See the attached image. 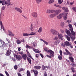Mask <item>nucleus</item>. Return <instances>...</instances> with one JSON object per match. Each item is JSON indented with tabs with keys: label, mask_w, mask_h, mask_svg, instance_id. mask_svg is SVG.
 <instances>
[{
	"label": "nucleus",
	"mask_w": 76,
	"mask_h": 76,
	"mask_svg": "<svg viewBox=\"0 0 76 76\" xmlns=\"http://www.w3.org/2000/svg\"><path fill=\"white\" fill-rule=\"evenodd\" d=\"M68 26L69 28V31H70L71 33L72 34H71L70 36V38L71 39L72 41H73L75 39V38H76V37H75L76 34H75V32L73 31V27H72V25L69 24Z\"/></svg>",
	"instance_id": "nucleus-1"
},
{
	"label": "nucleus",
	"mask_w": 76,
	"mask_h": 76,
	"mask_svg": "<svg viewBox=\"0 0 76 76\" xmlns=\"http://www.w3.org/2000/svg\"><path fill=\"white\" fill-rule=\"evenodd\" d=\"M67 14H68V13H65L64 15V14L61 13L59 14L56 17V18L57 19H60L62 18L63 16H64V20H66L67 19Z\"/></svg>",
	"instance_id": "nucleus-2"
},
{
	"label": "nucleus",
	"mask_w": 76,
	"mask_h": 76,
	"mask_svg": "<svg viewBox=\"0 0 76 76\" xmlns=\"http://www.w3.org/2000/svg\"><path fill=\"white\" fill-rule=\"evenodd\" d=\"M14 56L15 58H16V59L17 61H20V60L21 56H20L15 54L14 55Z\"/></svg>",
	"instance_id": "nucleus-3"
},
{
	"label": "nucleus",
	"mask_w": 76,
	"mask_h": 76,
	"mask_svg": "<svg viewBox=\"0 0 76 76\" xmlns=\"http://www.w3.org/2000/svg\"><path fill=\"white\" fill-rule=\"evenodd\" d=\"M50 31L51 33L53 35H57V34H58V32L55 30L51 29Z\"/></svg>",
	"instance_id": "nucleus-4"
},
{
	"label": "nucleus",
	"mask_w": 76,
	"mask_h": 76,
	"mask_svg": "<svg viewBox=\"0 0 76 76\" xmlns=\"http://www.w3.org/2000/svg\"><path fill=\"white\" fill-rule=\"evenodd\" d=\"M48 53H49L50 56L51 57H54V52L51 50H48Z\"/></svg>",
	"instance_id": "nucleus-5"
},
{
	"label": "nucleus",
	"mask_w": 76,
	"mask_h": 76,
	"mask_svg": "<svg viewBox=\"0 0 76 76\" xmlns=\"http://www.w3.org/2000/svg\"><path fill=\"white\" fill-rule=\"evenodd\" d=\"M59 53L60 54V55H59L58 56V58L59 60H62V51L61 50H60L59 51Z\"/></svg>",
	"instance_id": "nucleus-6"
},
{
	"label": "nucleus",
	"mask_w": 76,
	"mask_h": 76,
	"mask_svg": "<svg viewBox=\"0 0 76 76\" xmlns=\"http://www.w3.org/2000/svg\"><path fill=\"white\" fill-rule=\"evenodd\" d=\"M31 16H33V17H34V18H37V16H38V15L37 14V12H33L31 13Z\"/></svg>",
	"instance_id": "nucleus-7"
},
{
	"label": "nucleus",
	"mask_w": 76,
	"mask_h": 76,
	"mask_svg": "<svg viewBox=\"0 0 76 76\" xmlns=\"http://www.w3.org/2000/svg\"><path fill=\"white\" fill-rule=\"evenodd\" d=\"M61 12V10H58L55 11V14H56V15H58L59 13H60V12Z\"/></svg>",
	"instance_id": "nucleus-8"
},
{
	"label": "nucleus",
	"mask_w": 76,
	"mask_h": 76,
	"mask_svg": "<svg viewBox=\"0 0 76 76\" xmlns=\"http://www.w3.org/2000/svg\"><path fill=\"white\" fill-rule=\"evenodd\" d=\"M64 44H65V45L66 47L69 46V45H71V43H69V42L68 41L65 42Z\"/></svg>",
	"instance_id": "nucleus-9"
},
{
	"label": "nucleus",
	"mask_w": 76,
	"mask_h": 76,
	"mask_svg": "<svg viewBox=\"0 0 76 76\" xmlns=\"http://www.w3.org/2000/svg\"><path fill=\"white\" fill-rule=\"evenodd\" d=\"M14 9L16 11H17V12H19L20 13H22V10L20 8L16 7Z\"/></svg>",
	"instance_id": "nucleus-10"
},
{
	"label": "nucleus",
	"mask_w": 76,
	"mask_h": 76,
	"mask_svg": "<svg viewBox=\"0 0 76 76\" xmlns=\"http://www.w3.org/2000/svg\"><path fill=\"white\" fill-rule=\"evenodd\" d=\"M11 52L12 51L11 50H8L6 52L7 56H10Z\"/></svg>",
	"instance_id": "nucleus-11"
},
{
	"label": "nucleus",
	"mask_w": 76,
	"mask_h": 76,
	"mask_svg": "<svg viewBox=\"0 0 76 76\" xmlns=\"http://www.w3.org/2000/svg\"><path fill=\"white\" fill-rule=\"evenodd\" d=\"M8 32L9 33L8 35H9V36H14L15 35L11 31L8 30Z\"/></svg>",
	"instance_id": "nucleus-12"
},
{
	"label": "nucleus",
	"mask_w": 76,
	"mask_h": 76,
	"mask_svg": "<svg viewBox=\"0 0 76 76\" xmlns=\"http://www.w3.org/2000/svg\"><path fill=\"white\" fill-rule=\"evenodd\" d=\"M34 68L35 69H36L37 70H39V69H40L41 68V67L39 66H34Z\"/></svg>",
	"instance_id": "nucleus-13"
},
{
	"label": "nucleus",
	"mask_w": 76,
	"mask_h": 76,
	"mask_svg": "<svg viewBox=\"0 0 76 76\" xmlns=\"http://www.w3.org/2000/svg\"><path fill=\"white\" fill-rule=\"evenodd\" d=\"M58 37L59 39H60L61 40H63V35L61 34H59L58 35Z\"/></svg>",
	"instance_id": "nucleus-14"
},
{
	"label": "nucleus",
	"mask_w": 76,
	"mask_h": 76,
	"mask_svg": "<svg viewBox=\"0 0 76 76\" xmlns=\"http://www.w3.org/2000/svg\"><path fill=\"white\" fill-rule=\"evenodd\" d=\"M62 9L64 10L65 12H69V11L68 8H67L66 7H62Z\"/></svg>",
	"instance_id": "nucleus-15"
},
{
	"label": "nucleus",
	"mask_w": 76,
	"mask_h": 76,
	"mask_svg": "<svg viewBox=\"0 0 76 76\" xmlns=\"http://www.w3.org/2000/svg\"><path fill=\"white\" fill-rule=\"evenodd\" d=\"M56 16V15L55 14V13L51 14L49 15V17L50 18H53L54 17H55Z\"/></svg>",
	"instance_id": "nucleus-16"
},
{
	"label": "nucleus",
	"mask_w": 76,
	"mask_h": 76,
	"mask_svg": "<svg viewBox=\"0 0 76 76\" xmlns=\"http://www.w3.org/2000/svg\"><path fill=\"white\" fill-rule=\"evenodd\" d=\"M22 57L23 60H26V58H27V56L26 54H23L22 56Z\"/></svg>",
	"instance_id": "nucleus-17"
},
{
	"label": "nucleus",
	"mask_w": 76,
	"mask_h": 76,
	"mask_svg": "<svg viewBox=\"0 0 76 76\" xmlns=\"http://www.w3.org/2000/svg\"><path fill=\"white\" fill-rule=\"evenodd\" d=\"M7 1H4V3L5 4H8V6H10L11 4L10 3V0H7Z\"/></svg>",
	"instance_id": "nucleus-18"
},
{
	"label": "nucleus",
	"mask_w": 76,
	"mask_h": 76,
	"mask_svg": "<svg viewBox=\"0 0 76 76\" xmlns=\"http://www.w3.org/2000/svg\"><path fill=\"white\" fill-rule=\"evenodd\" d=\"M66 32L67 34L68 35V36H70H70L71 35H72V34H71V33H70L69 30H66Z\"/></svg>",
	"instance_id": "nucleus-19"
},
{
	"label": "nucleus",
	"mask_w": 76,
	"mask_h": 76,
	"mask_svg": "<svg viewBox=\"0 0 76 76\" xmlns=\"http://www.w3.org/2000/svg\"><path fill=\"white\" fill-rule=\"evenodd\" d=\"M0 24L1 25V29H2L3 31H4V27H3V25L2 24V22H1V21H0Z\"/></svg>",
	"instance_id": "nucleus-20"
},
{
	"label": "nucleus",
	"mask_w": 76,
	"mask_h": 76,
	"mask_svg": "<svg viewBox=\"0 0 76 76\" xmlns=\"http://www.w3.org/2000/svg\"><path fill=\"white\" fill-rule=\"evenodd\" d=\"M26 48H29V49H32L33 48L31 46H29L28 45H26Z\"/></svg>",
	"instance_id": "nucleus-21"
},
{
	"label": "nucleus",
	"mask_w": 76,
	"mask_h": 76,
	"mask_svg": "<svg viewBox=\"0 0 76 76\" xmlns=\"http://www.w3.org/2000/svg\"><path fill=\"white\" fill-rule=\"evenodd\" d=\"M54 12V10H47V13H53Z\"/></svg>",
	"instance_id": "nucleus-22"
},
{
	"label": "nucleus",
	"mask_w": 76,
	"mask_h": 76,
	"mask_svg": "<svg viewBox=\"0 0 76 76\" xmlns=\"http://www.w3.org/2000/svg\"><path fill=\"white\" fill-rule=\"evenodd\" d=\"M1 42L2 46H1V47H6V45L5 44V42L2 41H1Z\"/></svg>",
	"instance_id": "nucleus-23"
},
{
	"label": "nucleus",
	"mask_w": 76,
	"mask_h": 76,
	"mask_svg": "<svg viewBox=\"0 0 76 76\" xmlns=\"http://www.w3.org/2000/svg\"><path fill=\"white\" fill-rule=\"evenodd\" d=\"M66 38L67 39V41H70V36L69 37L68 36L66 35Z\"/></svg>",
	"instance_id": "nucleus-24"
},
{
	"label": "nucleus",
	"mask_w": 76,
	"mask_h": 76,
	"mask_svg": "<svg viewBox=\"0 0 76 76\" xmlns=\"http://www.w3.org/2000/svg\"><path fill=\"white\" fill-rule=\"evenodd\" d=\"M34 74L35 76H37L38 75V70H35L34 72Z\"/></svg>",
	"instance_id": "nucleus-25"
},
{
	"label": "nucleus",
	"mask_w": 76,
	"mask_h": 76,
	"mask_svg": "<svg viewBox=\"0 0 76 76\" xmlns=\"http://www.w3.org/2000/svg\"><path fill=\"white\" fill-rule=\"evenodd\" d=\"M46 68H47V66H45L44 65H42V69L43 70H44Z\"/></svg>",
	"instance_id": "nucleus-26"
},
{
	"label": "nucleus",
	"mask_w": 76,
	"mask_h": 76,
	"mask_svg": "<svg viewBox=\"0 0 76 76\" xmlns=\"http://www.w3.org/2000/svg\"><path fill=\"white\" fill-rule=\"evenodd\" d=\"M26 74L27 76H31V72H29V71L28 70L26 72Z\"/></svg>",
	"instance_id": "nucleus-27"
},
{
	"label": "nucleus",
	"mask_w": 76,
	"mask_h": 76,
	"mask_svg": "<svg viewBox=\"0 0 76 76\" xmlns=\"http://www.w3.org/2000/svg\"><path fill=\"white\" fill-rule=\"evenodd\" d=\"M27 59L28 60V62H29L30 64H31V59L28 57Z\"/></svg>",
	"instance_id": "nucleus-28"
},
{
	"label": "nucleus",
	"mask_w": 76,
	"mask_h": 76,
	"mask_svg": "<svg viewBox=\"0 0 76 76\" xmlns=\"http://www.w3.org/2000/svg\"><path fill=\"white\" fill-rule=\"evenodd\" d=\"M16 42L17 43V44H21V41H20L19 39H18L16 40Z\"/></svg>",
	"instance_id": "nucleus-29"
},
{
	"label": "nucleus",
	"mask_w": 76,
	"mask_h": 76,
	"mask_svg": "<svg viewBox=\"0 0 76 76\" xmlns=\"http://www.w3.org/2000/svg\"><path fill=\"white\" fill-rule=\"evenodd\" d=\"M25 70V69L23 68H20L18 69V72H20L22 71H24Z\"/></svg>",
	"instance_id": "nucleus-30"
},
{
	"label": "nucleus",
	"mask_w": 76,
	"mask_h": 76,
	"mask_svg": "<svg viewBox=\"0 0 76 76\" xmlns=\"http://www.w3.org/2000/svg\"><path fill=\"white\" fill-rule=\"evenodd\" d=\"M42 1V0H36V3L37 4H39V3H41V1Z\"/></svg>",
	"instance_id": "nucleus-31"
},
{
	"label": "nucleus",
	"mask_w": 76,
	"mask_h": 76,
	"mask_svg": "<svg viewBox=\"0 0 76 76\" xmlns=\"http://www.w3.org/2000/svg\"><path fill=\"white\" fill-rule=\"evenodd\" d=\"M59 4H61L63 2V0H58Z\"/></svg>",
	"instance_id": "nucleus-32"
},
{
	"label": "nucleus",
	"mask_w": 76,
	"mask_h": 76,
	"mask_svg": "<svg viewBox=\"0 0 76 76\" xmlns=\"http://www.w3.org/2000/svg\"><path fill=\"white\" fill-rule=\"evenodd\" d=\"M27 53L28 54V56L29 57H30V58H32L31 57V54H30V53H29V52L27 51Z\"/></svg>",
	"instance_id": "nucleus-33"
},
{
	"label": "nucleus",
	"mask_w": 76,
	"mask_h": 76,
	"mask_svg": "<svg viewBox=\"0 0 76 76\" xmlns=\"http://www.w3.org/2000/svg\"><path fill=\"white\" fill-rule=\"evenodd\" d=\"M35 34H36V32L34 33L33 32H31L30 34H29V35H34Z\"/></svg>",
	"instance_id": "nucleus-34"
},
{
	"label": "nucleus",
	"mask_w": 76,
	"mask_h": 76,
	"mask_svg": "<svg viewBox=\"0 0 76 76\" xmlns=\"http://www.w3.org/2000/svg\"><path fill=\"white\" fill-rule=\"evenodd\" d=\"M23 36H28V35H29V34H28L26 33H23Z\"/></svg>",
	"instance_id": "nucleus-35"
},
{
	"label": "nucleus",
	"mask_w": 76,
	"mask_h": 76,
	"mask_svg": "<svg viewBox=\"0 0 76 76\" xmlns=\"http://www.w3.org/2000/svg\"><path fill=\"white\" fill-rule=\"evenodd\" d=\"M54 1V0H50L49 1V4H51V3H53Z\"/></svg>",
	"instance_id": "nucleus-36"
},
{
	"label": "nucleus",
	"mask_w": 76,
	"mask_h": 76,
	"mask_svg": "<svg viewBox=\"0 0 76 76\" xmlns=\"http://www.w3.org/2000/svg\"><path fill=\"white\" fill-rule=\"evenodd\" d=\"M42 31V28H40L38 31V32H39V33H40V32H41V31Z\"/></svg>",
	"instance_id": "nucleus-37"
},
{
	"label": "nucleus",
	"mask_w": 76,
	"mask_h": 76,
	"mask_svg": "<svg viewBox=\"0 0 76 76\" xmlns=\"http://www.w3.org/2000/svg\"><path fill=\"white\" fill-rule=\"evenodd\" d=\"M71 69L72 72L73 73H75V69H74V68L73 67H71Z\"/></svg>",
	"instance_id": "nucleus-38"
},
{
	"label": "nucleus",
	"mask_w": 76,
	"mask_h": 76,
	"mask_svg": "<svg viewBox=\"0 0 76 76\" xmlns=\"http://www.w3.org/2000/svg\"><path fill=\"white\" fill-rule=\"evenodd\" d=\"M31 27L30 28V30H31V31H34V27L33 26H32V24H31Z\"/></svg>",
	"instance_id": "nucleus-39"
},
{
	"label": "nucleus",
	"mask_w": 76,
	"mask_h": 76,
	"mask_svg": "<svg viewBox=\"0 0 76 76\" xmlns=\"http://www.w3.org/2000/svg\"><path fill=\"white\" fill-rule=\"evenodd\" d=\"M44 50H45V51H46V52H47V53H48V50H48V49H47V48H44Z\"/></svg>",
	"instance_id": "nucleus-40"
},
{
	"label": "nucleus",
	"mask_w": 76,
	"mask_h": 76,
	"mask_svg": "<svg viewBox=\"0 0 76 76\" xmlns=\"http://www.w3.org/2000/svg\"><path fill=\"white\" fill-rule=\"evenodd\" d=\"M55 6H56V7H59V8H61V7L58 5L55 4Z\"/></svg>",
	"instance_id": "nucleus-41"
},
{
	"label": "nucleus",
	"mask_w": 76,
	"mask_h": 76,
	"mask_svg": "<svg viewBox=\"0 0 76 76\" xmlns=\"http://www.w3.org/2000/svg\"><path fill=\"white\" fill-rule=\"evenodd\" d=\"M14 68L15 70H17L18 69V66L17 65H15L14 66Z\"/></svg>",
	"instance_id": "nucleus-42"
},
{
	"label": "nucleus",
	"mask_w": 76,
	"mask_h": 76,
	"mask_svg": "<svg viewBox=\"0 0 76 76\" xmlns=\"http://www.w3.org/2000/svg\"><path fill=\"white\" fill-rule=\"evenodd\" d=\"M58 39V37H55L54 38H53L54 40H57Z\"/></svg>",
	"instance_id": "nucleus-43"
},
{
	"label": "nucleus",
	"mask_w": 76,
	"mask_h": 76,
	"mask_svg": "<svg viewBox=\"0 0 76 76\" xmlns=\"http://www.w3.org/2000/svg\"><path fill=\"white\" fill-rule=\"evenodd\" d=\"M5 72L7 76H9V73H8L7 72V71H5Z\"/></svg>",
	"instance_id": "nucleus-44"
},
{
	"label": "nucleus",
	"mask_w": 76,
	"mask_h": 76,
	"mask_svg": "<svg viewBox=\"0 0 76 76\" xmlns=\"http://www.w3.org/2000/svg\"><path fill=\"white\" fill-rule=\"evenodd\" d=\"M33 50L36 53H37V49H35L33 48Z\"/></svg>",
	"instance_id": "nucleus-45"
},
{
	"label": "nucleus",
	"mask_w": 76,
	"mask_h": 76,
	"mask_svg": "<svg viewBox=\"0 0 76 76\" xmlns=\"http://www.w3.org/2000/svg\"><path fill=\"white\" fill-rule=\"evenodd\" d=\"M44 42L45 44L46 45H48V43L45 41H44Z\"/></svg>",
	"instance_id": "nucleus-46"
},
{
	"label": "nucleus",
	"mask_w": 76,
	"mask_h": 76,
	"mask_svg": "<svg viewBox=\"0 0 76 76\" xmlns=\"http://www.w3.org/2000/svg\"><path fill=\"white\" fill-rule=\"evenodd\" d=\"M64 23L63 22H62L61 24V26L62 27H63L64 26Z\"/></svg>",
	"instance_id": "nucleus-47"
},
{
	"label": "nucleus",
	"mask_w": 76,
	"mask_h": 76,
	"mask_svg": "<svg viewBox=\"0 0 76 76\" xmlns=\"http://www.w3.org/2000/svg\"><path fill=\"white\" fill-rule=\"evenodd\" d=\"M72 9L75 12H76V7H74L72 8Z\"/></svg>",
	"instance_id": "nucleus-48"
},
{
	"label": "nucleus",
	"mask_w": 76,
	"mask_h": 76,
	"mask_svg": "<svg viewBox=\"0 0 76 76\" xmlns=\"http://www.w3.org/2000/svg\"><path fill=\"white\" fill-rule=\"evenodd\" d=\"M74 3L75 2L74 1H73L72 2L70 3L69 4H70V5H72V4H74Z\"/></svg>",
	"instance_id": "nucleus-49"
},
{
	"label": "nucleus",
	"mask_w": 76,
	"mask_h": 76,
	"mask_svg": "<svg viewBox=\"0 0 76 76\" xmlns=\"http://www.w3.org/2000/svg\"><path fill=\"white\" fill-rule=\"evenodd\" d=\"M54 45H57L58 44V41H56L54 43Z\"/></svg>",
	"instance_id": "nucleus-50"
},
{
	"label": "nucleus",
	"mask_w": 76,
	"mask_h": 76,
	"mask_svg": "<svg viewBox=\"0 0 76 76\" xmlns=\"http://www.w3.org/2000/svg\"><path fill=\"white\" fill-rule=\"evenodd\" d=\"M66 45H65V44H63V43H62L61 44V46H62V47H66V46H65Z\"/></svg>",
	"instance_id": "nucleus-51"
},
{
	"label": "nucleus",
	"mask_w": 76,
	"mask_h": 76,
	"mask_svg": "<svg viewBox=\"0 0 76 76\" xmlns=\"http://www.w3.org/2000/svg\"><path fill=\"white\" fill-rule=\"evenodd\" d=\"M6 40L7 41H8V43H10V41L9 39H8L7 38L6 39Z\"/></svg>",
	"instance_id": "nucleus-52"
},
{
	"label": "nucleus",
	"mask_w": 76,
	"mask_h": 76,
	"mask_svg": "<svg viewBox=\"0 0 76 76\" xmlns=\"http://www.w3.org/2000/svg\"><path fill=\"white\" fill-rule=\"evenodd\" d=\"M17 75L18 76H22V75H21V74H20V73L19 72L17 73Z\"/></svg>",
	"instance_id": "nucleus-53"
},
{
	"label": "nucleus",
	"mask_w": 76,
	"mask_h": 76,
	"mask_svg": "<svg viewBox=\"0 0 76 76\" xmlns=\"http://www.w3.org/2000/svg\"><path fill=\"white\" fill-rule=\"evenodd\" d=\"M35 71V70L34 69L31 70V73H32L33 72H34V73Z\"/></svg>",
	"instance_id": "nucleus-54"
},
{
	"label": "nucleus",
	"mask_w": 76,
	"mask_h": 76,
	"mask_svg": "<svg viewBox=\"0 0 76 76\" xmlns=\"http://www.w3.org/2000/svg\"><path fill=\"white\" fill-rule=\"evenodd\" d=\"M69 60H73V58L72 57L69 56Z\"/></svg>",
	"instance_id": "nucleus-55"
},
{
	"label": "nucleus",
	"mask_w": 76,
	"mask_h": 76,
	"mask_svg": "<svg viewBox=\"0 0 76 76\" xmlns=\"http://www.w3.org/2000/svg\"><path fill=\"white\" fill-rule=\"evenodd\" d=\"M40 56H41V57H42V58H44V55H42V54L41 53H40L39 54Z\"/></svg>",
	"instance_id": "nucleus-56"
},
{
	"label": "nucleus",
	"mask_w": 76,
	"mask_h": 76,
	"mask_svg": "<svg viewBox=\"0 0 76 76\" xmlns=\"http://www.w3.org/2000/svg\"><path fill=\"white\" fill-rule=\"evenodd\" d=\"M68 54L69 56H72V53H71L70 52H69L68 53Z\"/></svg>",
	"instance_id": "nucleus-57"
},
{
	"label": "nucleus",
	"mask_w": 76,
	"mask_h": 76,
	"mask_svg": "<svg viewBox=\"0 0 76 76\" xmlns=\"http://www.w3.org/2000/svg\"><path fill=\"white\" fill-rule=\"evenodd\" d=\"M60 31L61 32V33H62V34H63V33H64V31H63V30H62V29H61V30H60Z\"/></svg>",
	"instance_id": "nucleus-58"
},
{
	"label": "nucleus",
	"mask_w": 76,
	"mask_h": 76,
	"mask_svg": "<svg viewBox=\"0 0 76 76\" xmlns=\"http://www.w3.org/2000/svg\"><path fill=\"white\" fill-rule=\"evenodd\" d=\"M47 57H48L49 58H51V56H50V55H46Z\"/></svg>",
	"instance_id": "nucleus-59"
},
{
	"label": "nucleus",
	"mask_w": 76,
	"mask_h": 76,
	"mask_svg": "<svg viewBox=\"0 0 76 76\" xmlns=\"http://www.w3.org/2000/svg\"><path fill=\"white\" fill-rule=\"evenodd\" d=\"M21 48L20 47H19L18 48V50L19 51H20V50H21Z\"/></svg>",
	"instance_id": "nucleus-60"
},
{
	"label": "nucleus",
	"mask_w": 76,
	"mask_h": 76,
	"mask_svg": "<svg viewBox=\"0 0 76 76\" xmlns=\"http://www.w3.org/2000/svg\"><path fill=\"white\" fill-rule=\"evenodd\" d=\"M19 54H20L21 55H22V54H23V53L22 52H19Z\"/></svg>",
	"instance_id": "nucleus-61"
},
{
	"label": "nucleus",
	"mask_w": 76,
	"mask_h": 76,
	"mask_svg": "<svg viewBox=\"0 0 76 76\" xmlns=\"http://www.w3.org/2000/svg\"><path fill=\"white\" fill-rule=\"evenodd\" d=\"M65 50L66 53H68L69 52V51H68V50H67V49H65Z\"/></svg>",
	"instance_id": "nucleus-62"
},
{
	"label": "nucleus",
	"mask_w": 76,
	"mask_h": 76,
	"mask_svg": "<svg viewBox=\"0 0 76 76\" xmlns=\"http://www.w3.org/2000/svg\"><path fill=\"white\" fill-rule=\"evenodd\" d=\"M5 66H6V64H2V67H4Z\"/></svg>",
	"instance_id": "nucleus-63"
},
{
	"label": "nucleus",
	"mask_w": 76,
	"mask_h": 76,
	"mask_svg": "<svg viewBox=\"0 0 76 76\" xmlns=\"http://www.w3.org/2000/svg\"><path fill=\"white\" fill-rule=\"evenodd\" d=\"M12 59L15 61H16V59L15 58H12Z\"/></svg>",
	"instance_id": "nucleus-64"
}]
</instances>
